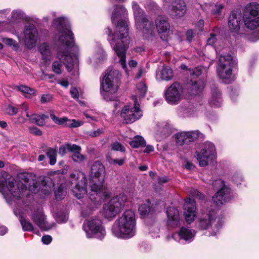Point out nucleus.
Returning <instances> with one entry per match:
<instances>
[{
    "mask_svg": "<svg viewBox=\"0 0 259 259\" xmlns=\"http://www.w3.org/2000/svg\"><path fill=\"white\" fill-rule=\"evenodd\" d=\"M53 26L58 31L54 37L58 46L57 57L62 61L67 70H72L74 63H77L78 47L74 44L73 34L70 30L67 19L60 17L53 20Z\"/></svg>",
    "mask_w": 259,
    "mask_h": 259,
    "instance_id": "f257e3e1",
    "label": "nucleus"
},
{
    "mask_svg": "<svg viewBox=\"0 0 259 259\" xmlns=\"http://www.w3.org/2000/svg\"><path fill=\"white\" fill-rule=\"evenodd\" d=\"M128 15L127 10L122 5H115L112 14L111 20L116 25V31L112 33L110 28L106 29V33L108 35V40L118 57L122 68L126 70V54L127 49V37L128 36L127 22L125 18Z\"/></svg>",
    "mask_w": 259,
    "mask_h": 259,
    "instance_id": "f03ea898",
    "label": "nucleus"
},
{
    "mask_svg": "<svg viewBox=\"0 0 259 259\" xmlns=\"http://www.w3.org/2000/svg\"><path fill=\"white\" fill-rule=\"evenodd\" d=\"M18 182L15 185L14 179L7 172L0 174V192L3 194L8 203L11 200L8 198L6 192L7 190L17 199L21 198L27 189L33 193L38 191L39 183L36 180V176L29 172H22L18 175Z\"/></svg>",
    "mask_w": 259,
    "mask_h": 259,
    "instance_id": "7ed1b4c3",
    "label": "nucleus"
},
{
    "mask_svg": "<svg viewBox=\"0 0 259 259\" xmlns=\"http://www.w3.org/2000/svg\"><path fill=\"white\" fill-rule=\"evenodd\" d=\"M136 224L134 212L127 210L115 221L112 228V232L118 238H132L136 234Z\"/></svg>",
    "mask_w": 259,
    "mask_h": 259,
    "instance_id": "20e7f679",
    "label": "nucleus"
},
{
    "mask_svg": "<svg viewBox=\"0 0 259 259\" xmlns=\"http://www.w3.org/2000/svg\"><path fill=\"white\" fill-rule=\"evenodd\" d=\"M121 75L115 69L107 71L101 82L100 93L103 99L107 101H112L116 98L117 84Z\"/></svg>",
    "mask_w": 259,
    "mask_h": 259,
    "instance_id": "39448f33",
    "label": "nucleus"
},
{
    "mask_svg": "<svg viewBox=\"0 0 259 259\" xmlns=\"http://www.w3.org/2000/svg\"><path fill=\"white\" fill-rule=\"evenodd\" d=\"M132 9L136 29L142 33L145 39H152L155 35L152 22L136 2L132 3Z\"/></svg>",
    "mask_w": 259,
    "mask_h": 259,
    "instance_id": "423d86ee",
    "label": "nucleus"
},
{
    "mask_svg": "<svg viewBox=\"0 0 259 259\" xmlns=\"http://www.w3.org/2000/svg\"><path fill=\"white\" fill-rule=\"evenodd\" d=\"M67 187L78 199L83 197L87 192V179L85 175L80 171H75L70 174Z\"/></svg>",
    "mask_w": 259,
    "mask_h": 259,
    "instance_id": "0eeeda50",
    "label": "nucleus"
},
{
    "mask_svg": "<svg viewBox=\"0 0 259 259\" xmlns=\"http://www.w3.org/2000/svg\"><path fill=\"white\" fill-rule=\"evenodd\" d=\"M233 57L229 54L221 55L219 58L217 68L218 77L225 83H229L234 79L232 74Z\"/></svg>",
    "mask_w": 259,
    "mask_h": 259,
    "instance_id": "6e6552de",
    "label": "nucleus"
},
{
    "mask_svg": "<svg viewBox=\"0 0 259 259\" xmlns=\"http://www.w3.org/2000/svg\"><path fill=\"white\" fill-rule=\"evenodd\" d=\"M127 201V197L124 194H120L111 199L104 204L102 214L109 220L114 218L123 209Z\"/></svg>",
    "mask_w": 259,
    "mask_h": 259,
    "instance_id": "1a4fd4ad",
    "label": "nucleus"
},
{
    "mask_svg": "<svg viewBox=\"0 0 259 259\" xmlns=\"http://www.w3.org/2000/svg\"><path fill=\"white\" fill-rule=\"evenodd\" d=\"M198 227L201 230H207L210 227L213 230V232L211 235L213 236L217 234V232L222 227V223L220 219L215 217V213L212 210L206 211L202 212L197 224Z\"/></svg>",
    "mask_w": 259,
    "mask_h": 259,
    "instance_id": "9d476101",
    "label": "nucleus"
},
{
    "mask_svg": "<svg viewBox=\"0 0 259 259\" xmlns=\"http://www.w3.org/2000/svg\"><path fill=\"white\" fill-rule=\"evenodd\" d=\"M83 229L89 238H97L102 239L106 235L105 229L101 220L93 219L86 220L83 224Z\"/></svg>",
    "mask_w": 259,
    "mask_h": 259,
    "instance_id": "9b49d317",
    "label": "nucleus"
},
{
    "mask_svg": "<svg viewBox=\"0 0 259 259\" xmlns=\"http://www.w3.org/2000/svg\"><path fill=\"white\" fill-rule=\"evenodd\" d=\"M244 24L247 28L254 29L259 26V4L256 3L247 5L243 15Z\"/></svg>",
    "mask_w": 259,
    "mask_h": 259,
    "instance_id": "f8f14e48",
    "label": "nucleus"
},
{
    "mask_svg": "<svg viewBox=\"0 0 259 259\" xmlns=\"http://www.w3.org/2000/svg\"><path fill=\"white\" fill-rule=\"evenodd\" d=\"M134 101V106L125 105L122 109L120 116L126 123H131L139 119L142 116V111L140 108L136 96H132Z\"/></svg>",
    "mask_w": 259,
    "mask_h": 259,
    "instance_id": "ddd939ff",
    "label": "nucleus"
},
{
    "mask_svg": "<svg viewBox=\"0 0 259 259\" xmlns=\"http://www.w3.org/2000/svg\"><path fill=\"white\" fill-rule=\"evenodd\" d=\"M212 185L214 188L220 189L212 197V200L217 205H220L225 202L229 201L232 198L231 189L225 185L224 182L221 179L214 181Z\"/></svg>",
    "mask_w": 259,
    "mask_h": 259,
    "instance_id": "4468645a",
    "label": "nucleus"
},
{
    "mask_svg": "<svg viewBox=\"0 0 259 259\" xmlns=\"http://www.w3.org/2000/svg\"><path fill=\"white\" fill-rule=\"evenodd\" d=\"M183 88L178 82H175L164 91V98L170 105L179 104L183 97Z\"/></svg>",
    "mask_w": 259,
    "mask_h": 259,
    "instance_id": "2eb2a0df",
    "label": "nucleus"
},
{
    "mask_svg": "<svg viewBox=\"0 0 259 259\" xmlns=\"http://www.w3.org/2000/svg\"><path fill=\"white\" fill-rule=\"evenodd\" d=\"M18 38L19 41H23L26 48L31 49L35 46L38 38L37 29L33 24L26 25L22 35Z\"/></svg>",
    "mask_w": 259,
    "mask_h": 259,
    "instance_id": "dca6fc26",
    "label": "nucleus"
},
{
    "mask_svg": "<svg viewBox=\"0 0 259 259\" xmlns=\"http://www.w3.org/2000/svg\"><path fill=\"white\" fill-rule=\"evenodd\" d=\"M215 150V146L212 143L206 142L200 152H195V157L198 160L200 166H205L208 165V159L213 155Z\"/></svg>",
    "mask_w": 259,
    "mask_h": 259,
    "instance_id": "f3484780",
    "label": "nucleus"
},
{
    "mask_svg": "<svg viewBox=\"0 0 259 259\" xmlns=\"http://www.w3.org/2000/svg\"><path fill=\"white\" fill-rule=\"evenodd\" d=\"M200 134L198 131L180 132L175 135L176 142L178 146L188 145L196 140Z\"/></svg>",
    "mask_w": 259,
    "mask_h": 259,
    "instance_id": "a211bd4d",
    "label": "nucleus"
},
{
    "mask_svg": "<svg viewBox=\"0 0 259 259\" xmlns=\"http://www.w3.org/2000/svg\"><path fill=\"white\" fill-rule=\"evenodd\" d=\"M196 233V232L193 229L182 227L179 231L173 234L172 238L178 242L182 240L190 243L193 240Z\"/></svg>",
    "mask_w": 259,
    "mask_h": 259,
    "instance_id": "6ab92c4d",
    "label": "nucleus"
},
{
    "mask_svg": "<svg viewBox=\"0 0 259 259\" xmlns=\"http://www.w3.org/2000/svg\"><path fill=\"white\" fill-rule=\"evenodd\" d=\"M170 15L174 17L180 18L187 12V6L183 0H174L169 7Z\"/></svg>",
    "mask_w": 259,
    "mask_h": 259,
    "instance_id": "aec40b11",
    "label": "nucleus"
},
{
    "mask_svg": "<svg viewBox=\"0 0 259 259\" xmlns=\"http://www.w3.org/2000/svg\"><path fill=\"white\" fill-rule=\"evenodd\" d=\"M32 221L42 230L47 231L52 229L53 224H48L46 221V218L41 209L37 210L31 215Z\"/></svg>",
    "mask_w": 259,
    "mask_h": 259,
    "instance_id": "412c9836",
    "label": "nucleus"
},
{
    "mask_svg": "<svg viewBox=\"0 0 259 259\" xmlns=\"http://www.w3.org/2000/svg\"><path fill=\"white\" fill-rule=\"evenodd\" d=\"M184 208L186 221L188 223L192 222L196 217V207L194 200L189 198L186 199Z\"/></svg>",
    "mask_w": 259,
    "mask_h": 259,
    "instance_id": "4be33fe9",
    "label": "nucleus"
},
{
    "mask_svg": "<svg viewBox=\"0 0 259 259\" xmlns=\"http://www.w3.org/2000/svg\"><path fill=\"white\" fill-rule=\"evenodd\" d=\"M242 17L240 13L232 12L228 20V27L232 33L238 34L240 29Z\"/></svg>",
    "mask_w": 259,
    "mask_h": 259,
    "instance_id": "5701e85b",
    "label": "nucleus"
},
{
    "mask_svg": "<svg viewBox=\"0 0 259 259\" xmlns=\"http://www.w3.org/2000/svg\"><path fill=\"white\" fill-rule=\"evenodd\" d=\"M167 222L171 227L178 226L180 224V214L178 209L174 206H169L166 210Z\"/></svg>",
    "mask_w": 259,
    "mask_h": 259,
    "instance_id": "b1692460",
    "label": "nucleus"
},
{
    "mask_svg": "<svg viewBox=\"0 0 259 259\" xmlns=\"http://www.w3.org/2000/svg\"><path fill=\"white\" fill-rule=\"evenodd\" d=\"M105 169L103 164L99 161H96L92 165L90 178H102L104 179Z\"/></svg>",
    "mask_w": 259,
    "mask_h": 259,
    "instance_id": "393cba45",
    "label": "nucleus"
},
{
    "mask_svg": "<svg viewBox=\"0 0 259 259\" xmlns=\"http://www.w3.org/2000/svg\"><path fill=\"white\" fill-rule=\"evenodd\" d=\"M205 86L204 82L201 79L191 80L188 87V93L191 95H198L202 93Z\"/></svg>",
    "mask_w": 259,
    "mask_h": 259,
    "instance_id": "a878e982",
    "label": "nucleus"
},
{
    "mask_svg": "<svg viewBox=\"0 0 259 259\" xmlns=\"http://www.w3.org/2000/svg\"><path fill=\"white\" fill-rule=\"evenodd\" d=\"M104 182V179L102 178H90V187L91 191L96 195L102 193L105 188Z\"/></svg>",
    "mask_w": 259,
    "mask_h": 259,
    "instance_id": "bb28decb",
    "label": "nucleus"
},
{
    "mask_svg": "<svg viewBox=\"0 0 259 259\" xmlns=\"http://www.w3.org/2000/svg\"><path fill=\"white\" fill-rule=\"evenodd\" d=\"M174 76L172 69L167 66H163L162 69L159 68L156 71V78L159 80L169 81Z\"/></svg>",
    "mask_w": 259,
    "mask_h": 259,
    "instance_id": "cd10ccee",
    "label": "nucleus"
},
{
    "mask_svg": "<svg viewBox=\"0 0 259 259\" xmlns=\"http://www.w3.org/2000/svg\"><path fill=\"white\" fill-rule=\"evenodd\" d=\"M155 26L159 34L165 33L169 29V25L166 19L162 16H158L156 18Z\"/></svg>",
    "mask_w": 259,
    "mask_h": 259,
    "instance_id": "c85d7f7f",
    "label": "nucleus"
},
{
    "mask_svg": "<svg viewBox=\"0 0 259 259\" xmlns=\"http://www.w3.org/2000/svg\"><path fill=\"white\" fill-rule=\"evenodd\" d=\"M157 135L162 137H166L170 133V126L167 122L158 123L157 125Z\"/></svg>",
    "mask_w": 259,
    "mask_h": 259,
    "instance_id": "c756f323",
    "label": "nucleus"
},
{
    "mask_svg": "<svg viewBox=\"0 0 259 259\" xmlns=\"http://www.w3.org/2000/svg\"><path fill=\"white\" fill-rule=\"evenodd\" d=\"M39 51L42 55V60L44 63L50 61L51 51L50 46L47 43H42L39 47Z\"/></svg>",
    "mask_w": 259,
    "mask_h": 259,
    "instance_id": "7c9ffc66",
    "label": "nucleus"
},
{
    "mask_svg": "<svg viewBox=\"0 0 259 259\" xmlns=\"http://www.w3.org/2000/svg\"><path fill=\"white\" fill-rule=\"evenodd\" d=\"M222 102L221 93L220 90L215 88L211 91V96L209 100V103L214 107L220 106Z\"/></svg>",
    "mask_w": 259,
    "mask_h": 259,
    "instance_id": "2f4dec72",
    "label": "nucleus"
},
{
    "mask_svg": "<svg viewBox=\"0 0 259 259\" xmlns=\"http://www.w3.org/2000/svg\"><path fill=\"white\" fill-rule=\"evenodd\" d=\"M130 144L133 148H137L144 147L146 145V141L142 136H136L130 142Z\"/></svg>",
    "mask_w": 259,
    "mask_h": 259,
    "instance_id": "473e14b6",
    "label": "nucleus"
},
{
    "mask_svg": "<svg viewBox=\"0 0 259 259\" xmlns=\"http://www.w3.org/2000/svg\"><path fill=\"white\" fill-rule=\"evenodd\" d=\"M50 117L52 120L56 124L64 125L67 126V122L69 121V119L66 117H63L61 118L56 116L53 111H50Z\"/></svg>",
    "mask_w": 259,
    "mask_h": 259,
    "instance_id": "72a5a7b5",
    "label": "nucleus"
},
{
    "mask_svg": "<svg viewBox=\"0 0 259 259\" xmlns=\"http://www.w3.org/2000/svg\"><path fill=\"white\" fill-rule=\"evenodd\" d=\"M47 156L50 159L49 163L53 165L56 162L57 150L54 148H49L46 152Z\"/></svg>",
    "mask_w": 259,
    "mask_h": 259,
    "instance_id": "f704fd0d",
    "label": "nucleus"
},
{
    "mask_svg": "<svg viewBox=\"0 0 259 259\" xmlns=\"http://www.w3.org/2000/svg\"><path fill=\"white\" fill-rule=\"evenodd\" d=\"M19 221L24 231H31L33 230L34 227L29 221L26 220L22 217L20 218Z\"/></svg>",
    "mask_w": 259,
    "mask_h": 259,
    "instance_id": "c9c22d12",
    "label": "nucleus"
},
{
    "mask_svg": "<svg viewBox=\"0 0 259 259\" xmlns=\"http://www.w3.org/2000/svg\"><path fill=\"white\" fill-rule=\"evenodd\" d=\"M30 122L35 123L38 126H43L45 124L46 122L40 117V115L32 114L31 115Z\"/></svg>",
    "mask_w": 259,
    "mask_h": 259,
    "instance_id": "e433bc0d",
    "label": "nucleus"
},
{
    "mask_svg": "<svg viewBox=\"0 0 259 259\" xmlns=\"http://www.w3.org/2000/svg\"><path fill=\"white\" fill-rule=\"evenodd\" d=\"M17 89L20 92L29 95H33L36 92L35 90L23 85L17 86Z\"/></svg>",
    "mask_w": 259,
    "mask_h": 259,
    "instance_id": "4c0bfd02",
    "label": "nucleus"
},
{
    "mask_svg": "<svg viewBox=\"0 0 259 259\" xmlns=\"http://www.w3.org/2000/svg\"><path fill=\"white\" fill-rule=\"evenodd\" d=\"M139 211L142 215H145L150 211L149 201L147 203L142 204L139 207Z\"/></svg>",
    "mask_w": 259,
    "mask_h": 259,
    "instance_id": "58836bf2",
    "label": "nucleus"
},
{
    "mask_svg": "<svg viewBox=\"0 0 259 259\" xmlns=\"http://www.w3.org/2000/svg\"><path fill=\"white\" fill-rule=\"evenodd\" d=\"M73 161L76 163H81L85 159V156L81 154L80 152H75L72 155Z\"/></svg>",
    "mask_w": 259,
    "mask_h": 259,
    "instance_id": "ea45409f",
    "label": "nucleus"
},
{
    "mask_svg": "<svg viewBox=\"0 0 259 259\" xmlns=\"http://www.w3.org/2000/svg\"><path fill=\"white\" fill-rule=\"evenodd\" d=\"M24 13L20 10H14L11 14V20L13 21L23 19Z\"/></svg>",
    "mask_w": 259,
    "mask_h": 259,
    "instance_id": "a19ab883",
    "label": "nucleus"
},
{
    "mask_svg": "<svg viewBox=\"0 0 259 259\" xmlns=\"http://www.w3.org/2000/svg\"><path fill=\"white\" fill-rule=\"evenodd\" d=\"M137 89L140 96L142 97H143L145 95L147 91L146 84L143 82H140L138 84Z\"/></svg>",
    "mask_w": 259,
    "mask_h": 259,
    "instance_id": "79ce46f5",
    "label": "nucleus"
},
{
    "mask_svg": "<svg viewBox=\"0 0 259 259\" xmlns=\"http://www.w3.org/2000/svg\"><path fill=\"white\" fill-rule=\"evenodd\" d=\"M67 150L73 153L77 152H80L81 148L80 146L76 144H72L70 143H67Z\"/></svg>",
    "mask_w": 259,
    "mask_h": 259,
    "instance_id": "37998d69",
    "label": "nucleus"
},
{
    "mask_svg": "<svg viewBox=\"0 0 259 259\" xmlns=\"http://www.w3.org/2000/svg\"><path fill=\"white\" fill-rule=\"evenodd\" d=\"M111 146L112 150L114 151H119L122 152H124L125 151L124 147L118 142L113 143Z\"/></svg>",
    "mask_w": 259,
    "mask_h": 259,
    "instance_id": "c03bdc74",
    "label": "nucleus"
},
{
    "mask_svg": "<svg viewBox=\"0 0 259 259\" xmlns=\"http://www.w3.org/2000/svg\"><path fill=\"white\" fill-rule=\"evenodd\" d=\"M62 65L60 61H55L52 65V69L57 74H61L62 72L61 67Z\"/></svg>",
    "mask_w": 259,
    "mask_h": 259,
    "instance_id": "a18cd8bd",
    "label": "nucleus"
},
{
    "mask_svg": "<svg viewBox=\"0 0 259 259\" xmlns=\"http://www.w3.org/2000/svg\"><path fill=\"white\" fill-rule=\"evenodd\" d=\"M3 42L9 46H12L14 49H17L19 47L17 42L12 38H4Z\"/></svg>",
    "mask_w": 259,
    "mask_h": 259,
    "instance_id": "49530a36",
    "label": "nucleus"
},
{
    "mask_svg": "<svg viewBox=\"0 0 259 259\" xmlns=\"http://www.w3.org/2000/svg\"><path fill=\"white\" fill-rule=\"evenodd\" d=\"M104 133V128H98L96 131L89 132L88 133V134L89 136L94 138V137H97L100 136Z\"/></svg>",
    "mask_w": 259,
    "mask_h": 259,
    "instance_id": "de8ad7c7",
    "label": "nucleus"
},
{
    "mask_svg": "<svg viewBox=\"0 0 259 259\" xmlns=\"http://www.w3.org/2000/svg\"><path fill=\"white\" fill-rule=\"evenodd\" d=\"M82 123V122L80 121H76L75 119H69L67 123V126L69 127H77L81 126Z\"/></svg>",
    "mask_w": 259,
    "mask_h": 259,
    "instance_id": "09e8293b",
    "label": "nucleus"
},
{
    "mask_svg": "<svg viewBox=\"0 0 259 259\" xmlns=\"http://www.w3.org/2000/svg\"><path fill=\"white\" fill-rule=\"evenodd\" d=\"M108 162L110 164L112 165H118L119 166L122 165L124 162L125 159H113L111 158H108Z\"/></svg>",
    "mask_w": 259,
    "mask_h": 259,
    "instance_id": "8fccbe9b",
    "label": "nucleus"
},
{
    "mask_svg": "<svg viewBox=\"0 0 259 259\" xmlns=\"http://www.w3.org/2000/svg\"><path fill=\"white\" fill-rule=\"evenodd\" d=\"M65 195V192L63 190L62 186L61 185L55 192V196L57 199H62Z\"/></svg>",
    "mask_w": 259,
    "mask_h": 259,
    "instance_id": "3c124183",
    "label": "nucleus"
},
{
    "mask_svg": "<svg viewBox=\"0 0 259 259\" xmlns=\"http://www.w3.org/2000/svg\"><path fill=\"white\" fill-rule=\"evenodd\" d=\"M217 35L214 33H210L209 37L207 39V44L210 46H213L217 41Z\"/></svg>",
    "mask_w": 259,
    "mask_h": 259,
    "instance_id": "603ef678",
    "label": "nucleus"
},
{
    "mask_svg": "<svg viewBox=\"0 0 259 259\" xmlns=\"http://www.w3.org/2000/svg\"><path fill=\"white\" fill-rule=\"evenodd\" d=\"M223 8L224 5L223 4L215 5L212 8V13L215 15H219Z\"/></svg>",
    "mask_w": 259,
    "mask_h": 259,
    "instance_id": "864d4df0",
    "label": "nucleus"
},
{
    "mask_svg": "<svg viewBox=\"0 0 259 259\" xmlns=\"http://www.w3.org/2000/svg\"><path fill=\"white\" fill-rule=\"evenodd\" d=\"M18 112V109L11 105H9L6 109V112L10 115H15Z\"/></svg>",
    "mask_w": 259,
    "mask_h": 259,
    "instance_id": "5fc2aeb1",
    "label": "nucleus"
},
{
    "mask_svg": "<svg viewBox=\"0 0 259 259\" xmlns=\"http://www.w3.org/2000/svg\"><path fill=\"white\" fill-rule=\"evenodd\" d=\"M191 195L199 199H203L204 198V196L203 194L199 192L197 190L193 189L190 191Z\"/></svg>",
    "mask_w": 259,
    "mask_h": 259,
    "instance_id": "6e6d98bb",
    "label": "nucleus"
},
{
    "mask_svg": "<svg viewBox=\"0 0 259 259\" xmlns=\"http://www.w3.org/2000/svg\"><path fill=\"white\" fill-rule=\"evenodd\" d=\"M232 180L235 184L238 185L242 182L243 178L240 174H236L233 176Z\"/></svg>",
    "mask_w": 259,
    "mask_h": 259,
    "instance_id": "4d7b16f0",
    "label": "nucleus"
},
{
    "mask_svg": "<svg viewBox=\"0 0 259 259\" xmlns=\"http://www.w3.org/2000/svg\"><path fill=\"white\" fill-rule=\"evenodd\" d=\"M70 93L72 98L76 100H78L79 99V93L77 89L75 88H71L70 90Z\"/></svg>",
    "mask_w": 259,
    "mask_h": 259,
    "instance_id": "13d9d810",
    "label": "nucleus"
},
{
    "mask_svg": "<svg viewBox=\"0 0 259 259\" xmlns=\"http://www.w3.org/2000/svg\"><path fill=\"white\" fill-rule=\"evenodd\" d=\"M52 99V96L50 94H44L41 96L40 101L42 103L50 102Z\"/></svg>",
    "mask_w": 259,
    "mask_h": 259,
    "instance_id": "bf43d9fd",
    "label": "nucleus"
},
{
    "mask_svg": "<svg viewBox=\"0 0 259 259\" xmlns=\"http://www.w3.org/2000/svg\"><path fill=\"white\" fill-rule=\"evenodd\" d=\"M259 39V32H254L248 37V40L251 42H255Z\"/></svg>",
    "mask_w": 259,
    "mask_h": 259,
    "instance_id": "052dcab7",
    "label": "nucleus"
},
{
    "mask_svg": "<svg viewBox=\"0 0 259 259\" xmlns=\"http://www.w3.org/2000/svg\"><path fill=\"white\" fill-rule=\"evenodd\" d=\"M29 131L31 134L35 136H41L42 135V132L36 127H30Z\"/></svg>",
    "mask_w": 259,
    "mask_h": 259,
    "instance_id": "680f3d73",
    "label": "nucleus"
},
{
    "mask_svg": "<svg viewBox=\"0 0 259 259\" xmlns=\"http://www.w3.org/2000/svg\"><path fill=\"white\" fill-rule=\"evenodd\" d=\"M202 71V68L201 67H198L191 71L190 73L193 76H198L201 73Z\"/></svg>",
    "mask_w": 259,
    "mask_h": 259,
    "instance_id": "e2e57ef3",
    "label": "nucleus"
},
{
    "mask_svg": "<svg viewBox=\"0 0 259 259\" xmlns=\"http://www.w3.org/2000/svg\"><path fill=\"white\" fill-rule=\"evenodd\" d=\"M67 149V143L65 145H62L60 146L58 150L59 155H60L61 156H64L66 153Z\"/></svg>",
    "mask_w": 259,
    "mask_h": 259,
    "instance_id": "0e129e2a",
    "label": "nucleus"
},
{
    "mask_svg": "<svg viewBox=\"0 0 259 259\" xmlns=\"http://www.w3.org/2000/svg\"><path fill=\"white\" fill-rule=\"evenodd\" d=\"M52 238L50 235H45L41 238L42 242L46 244H49L51 242Z\"/></svg>",
    "mask_w": 259,
    "mask_h": 259,
    "instance_id": "69168bd1",
    "label": "nucleus"
},
{
    "mask_svg": "<svg viewBox=\"0 0 259 259\" xmlns=\"http://www.w3.org/2000/svg\"><path fill=\"white\" fill-rule=\"evenodd\" d=\"M204 25V21L203 20H200L196 24V28L199 31H202Z\"/></svg>",
    "mask_w": 259,
    "mask_h": 259,
    "instance_id": "338daca9",
    "label": "nucleus"
},
{
    "mask_svg": "<svg viewBox=\"0 0 259 259\" xmlns=\"http://www.w3.org/2000/svg\"><path fill=\"white\" fill-rule=\"evenodd\" d=\"M186 35L187 40L189 42H190L191 41H192V40L194 37V33H193V31H192V30H191V29L188 30L187 31Z\"/></svg>",
    "mask_w": 259,
    "mask_h": 259,
    "instance_id": "774afa93",
    "label": "nucleus"
}]
</instances>
